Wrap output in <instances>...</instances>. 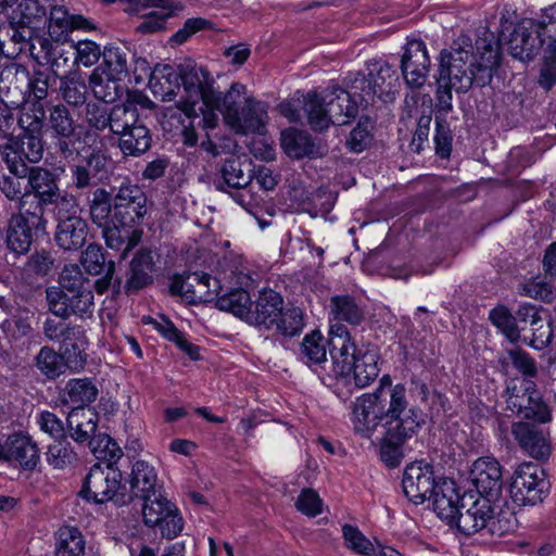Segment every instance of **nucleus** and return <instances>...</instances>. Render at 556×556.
Returning <instances> with one entry per match:
<instances>
[{
  "label": "nucleus",
  "mask_w": 556,
  "mask_h": 556,
  "mask_svg": "<svg viewBox=\"0 0 556 556\" xmlns=\"http://www.w3.org/2000/svg\"><path fill=\"white\" fill-rule=\"evenodd\" d=\"M477 54H473L471 39L460 36L448 50L440 54L439 76L453 81L454 90L467 92L473 84L479 87L489 85L501 63L502 52L498 40L493 34L476 40Z\"/></svg>",
  "instance_id": "nucleus-1"
},
{
  "label": "nucleus",
  "mask_w": 556,
  "mask_h": 556,
  "mask_svg": "<svg viewBox=\"0 0 556 556\" xmlns=\"http://www.w3.org/2000/svg\"><path fill=\"white\" fill-rule=\"evenodd\" d=\"M402 488L405 496L414 504L432 500L433 510L439 518H451L452 498L456 496V484L450 479L435 480L433 468L422 462H414L405 467Z\"/></svg>",
  "instance_id": "nucleus-2"
},
{
  "label": "nucleus",
  "mask_w": 556,
  "mask_h": 556,
  "mask_svg": "<svg viewBox=\"0 0 556 556\" xmlns=\"http://www.w3.org/2000/svg\"><path fill=\"white\" fill-rule=\"evenodd\" d=\"M395 402L401 404L395 413V415H399L397 419H404L410 412L418 410V408L408 407L406 389L401 383L395 384L391 389L388 403L382 397L381 389L357 397L352 410L354 431L363 438L369 439L379 427L386 430L388 428L387 422H389L387 417L390 415L389 412H391Z\"/></svg>",
  "instance_id": "nucleus-3"
},
{
  "label": "nucleus",
  "mask_w": 556,
  "mask_h": 556,
  "mask_svg": "<svg viewBox=\"0 0 556 556\" xmlns=\"http://www.w3.org/2000/svg\"><path fill=\"white\" fill-rule=\"evenodd\" d=\"M109 462L110 457L108 456ZM123 475L112 464H94L84 479L80 496L97 504L113 502L117 506L131 503L128 489L122 483Z\"/></svg>",
  "instance_id": "nucleus-4"
},
{
  "label": "nucleus",
  "mask_w": 556,
  "mask_h": 556,
  "mask_svg": "<svg viewBox=\"0 0 556 556\" xmlns=\"http://www.w3.org/2000/svg\"><path fill=\"white\" fill-rule=\"evenodd\" d=\"M401 404L395 402L390 415L387 417L388 428L383 430L380 439L379 455L381 462L389 468H396L404 458L403 445L407 439L416 434L418 428L425 422L420 409L410 412L404 419H397L395 413Z\"/></svg>",
  "instance_id": "nucleus-5"
},
{
  "label": "nucleus",
  "mask_w": 556,
  "mask_h": 556,
  "mask_svg": "<svg viewBox=\"0 0 556 556\" xmlns=\"http://www.w3.org/2000/svg\"><path fill=\"white\" fill-rule=\"evenodd\" d=\"M98 414L91 409L73 408L66 418L68 434L75 442H87L98 458L119 459L123 455L121 447L109 435L96 438Z\"/></svg>",
  "instance_id": "nucleus-6"
},
{
  "label": "nucleus",
  "mask_w": 556,
  "mask_h": 556,
  "mask_svg": "<svg viewBox=\"0 0 556 556\" xmlns=\"http://www.w3.org/2000/svg\"><path fill=\"white\" fill-rule=\"evenodd\" d=\"M492 498L485 496H476L475 494H458L456 490L455 498H452L451 518H441L448 525H456L457 529L465 535H471L480 530L493 525L494 510L491 505ZM491 531L494 532L493 526Z\"/></svg>",
  "instance_id": "nucleus-7"
},
{
  "label": "nucleus",
  "mask_w": 556,
  "mask_h": 556,
  "mask_svg": "<svg viewBox=\"0 0 556 556\" xmlns=\"http://www.w3.org/2000/svg\"><path fill=\"white\" fill-rule=\"evenodd\" d=\"M70 164L71 187L79 192H88L97 188L111 173V156L100 148H92L80 154Z\"/></svg>",
  "instance_id": "nucleus-8"
},
{
  "label": "nucleus",
  "mask_w": 556,
  "mask_h": 556,
  "mask_svg": "<svg viewBox=\"0 0 556 556\" xmlns=\"http://www.w3.org/2000/svg\"><path fill=\"white\" fill-rule=\"evenodd\" d=\"M46 16V10L37 0H23L9 15L8 35L15 43L29 46L37 39L42 49L50 45L49 40L39 36L40 25Z\"/></svg>",
  "instance_id": "nucleus-9"
},
{
  "label": "nucleus",
  "mask_w": 556,
  "mask_h": 556,
  "mask_svg": "<svg viewBox=\"0 0 556 556\" xmlns=\"http://www.w3.org/2000/svg\"><path fill=\"white\" fill-rule=\"evenodd\" d=\"M551 483L544 469L532 462L517 466L511 477L510 496L519 506L535 505L548 495Z\"/></svg>",
  "instance_id": "nucleus-10"
},
{
  "label": "nucleus",
  "mask_w": 556,
  "mask_h": 556,
  "mask_svg": "<svg viewBox=\"0 0 556 556\" xmlns=\"http://www.w3.org/2000/svg\"><path fill=\"white\" fill-rule=\"evenodd\" d=\"M123 116L126 123L121 124L112 137L117 139L116 147L124 156L139 157L152 147L151 130L139 121V112L134 103H128Z\"/></svg>",
  "instance_id": "nucleus-11"
},
{
  "label": "nucleus",
  "mask_w": 556,
  "mask_h": 556,
  "mask_svg": "<svg viewBox=\"0 0 556 556\" xmlns=\"http://www.w3.org/2000/svg\"><path fill=\"white\" fill-rule=\"evenodd\" d=\"M507 408L522 419H533L546 422L551 419L548 406L543 402L536 386L531 380H525L522 386H508Z\"/></svg>",
  "instance_id": "nucleus-12"
},
{
  "label": "nucleus",
  "mask_w": 556,
  "mask_h": 556,
  "mask_svg": "<svg viewBox=\"0 0 556 556\" xmlns=\"http://www.w3.org/2000/svg\"><path fill=\"white\" fill-rule=\"evenodd\" d=\"M43 152V139L11 136L2 146L1 156L10 174L25 176L30 168L27 163L40 162Z\"/></svg>",
  "instance_id": "nucleus-13"
},
{
  "label": "nucleus",
  "mask_w": 556,
  "mask_h": 556,
  "mask_svg": "<svg viewBox=\"0 0 556 556\" xmlns=\"http://www.w3.org/2000/svg\"><path fill=\"white\" fill-rule=\"evenodd\" d=\"M48 129L55 152L65 160L72 159L79 136L76 132V121L65 104L58 103L49 109Z\"/></svg>",
  "instance_id": "nucleus-14"
},
{
  "label": "nucleus",
  "mask_w": 556,
  "mask_h": 556,
  "mask_svg": "<svg viewBox=\"0 0 556 556\" xmlns=\"http://www.w3.org/2000/svg\"><path fill=\"white\" fill-rule=\"evenodd\" d=\"M147 203L148 198L138 185L124 182L114 194V219L121 226L140 225L148 213Z\"/></svg>",
  "instance_id": "nucleus-15"
},
{
  "label": "nucleus",
  "mask_w": 556,
  "mask_h": 556,
  "mask_svg": "<svg viewBox=\"0 0 556 556\" xmlns=\"http://www.w3.org/2000/svg\"><path fill=\"white\" fill-rule=\"evenodd\" d=\"M333 371L342 378H349L352 374L355 386L365 388L379 375L378 354L355 349L333 363Z\"/></svg>",
  "instance_id": "nucleus-16"
},
{
  "label": "nucleus",
  "mask_w": 556,
  "mask_h": 556,
  "mask_svg": "<svg viewBox=\"0 0 556 556\" xmlns=\"http://www.w3.org/2000/svg\"><path fill=\"white\" fill-rule=\"evenodd\" d=\"M180 86L188 96V100L179 103V109L188 117L200 116L197 114V105L200 101L205 103L210 93L214 88V78L211 73L203 66L184 67L179 71Z\"/></svg>",
  "instance_id": "nucleus-17"
},
{
  "label": "nucleus",
  "mask_w": 556,
  "mask_h": 556,
  "mask_svg": "<svg viewBox=\"0 0 556 556\" xmlns=\"http://www.w3.org/2000/svg\"><path fill=\"white\" fill-rule=\"evenodd\" d=\"M81 264L89 275L101 276L94 283L96 291L103 294L112 290L113 294L122 293V277L115 275V263L106 261L103 248L89 244L81 254Z\"/></svg>",
  "instance_id": "nucleus-18"
},
{
  "label": "nucleus",
  "mask_w": 556,
  "mask_h": 556,
  "mask_svg": "<svg viewBox=\"0 0 556 556\" xmlns=\"http://www.w3.org/2000/svg\"><path fill=\"white\" fill-rule=\"evenodd\" d=\"M218 289L219 280L205 273L176 275L169 286L172 295L181 296L190 304L212 301Z\"/></svg>",
  "instance_id": "nucleus-19"
},
{
  "label": "nucleus",
  "mask_w": 556,
  "mask_h": 556,
  "mask_svg": "<svg viewBox=\"0 0 556 556\" xmlns=\"http://www.w3.org/2000/svg\"><path fill=\"white\" fill-rule=\"evenodd\" d=\"M400 68L405 84L412 89L421 88L430 71V56L420 39H408L401 58Z\"/></svg>",
  "instance_id": "nucleus-20"
},
{
  "label": "nucleus",
  "mask_w": 556,
  "mask_h": 556,
  "mask_svg": "<svg viewBox=\"0 0 556 556\" xmlns=\"http://www.w3.org/2000/svg\"><path fill=\"white\" fill-rule=\"evenodd\" d=\"M46 300L49 311L63 319L72 315L84 317L90 315L93 306V293L86 292L80 295L68 292L59 287H49L46 290Z\"/></svg>",
  "instance_id": "nucleus-21"
},
{
  "label": "nucleus",
  "mask_w": 556,
  "mask_h": 556,
  "mask_svg": "<svg viewBox=\"0 0 556 556\" xmlns=\"http://www.w3.org/2000/svg\"><path fill=\"white\" fill-rule=\"evenodd\" d=\"M0 460L17 464L22 469L31 471L40 462V451L28 433L16 431L1 443Z\"/></svg>",
  "instance_id": "nucleus-22"
},
{
  "label": "nucleus",
  "mask_w": 556,
  "mask_h": 556,
  "mask_svg": "<svg viewBox=\"0 0 556 556\" xmlns=\"http://www.w3.org/2000/svg\"><path fill=\"white\" fill-rule=\"evenodd\" d=\"M470 480L481 496L492 500L502 493L503 472L500 462L492 456L479 457L470 469Z\"/></svg>",
  "instance_id": "nucleus-23"
},
{
  "label": "nucleus",
  "mask_w": 556,
  "mask_h": 556,
  "mask_svg": "<svg viewBox=\"0 0 556 556\" xmlns=\"http://www.w3.org/2000/svg\"><path fill=\"white\" fill-rule=\"evenodd\" d=\"M155 263L152 251L139 249L129 262L125 282L122 281V291L127 295L135 294L152 285L154 281Z\"/></svg>",
  "instance_id": "nucleus-24"
},
{
  "label": "nucleus",
  "mask_w": 556,
  "mask_h": 556,
  "mask_svg": "<svg viewBox=\"0 0 556 556\" xmlns=\"http://www.w3.org/2000/svg\"><path fill=\"white\" fill-rule=\"evenodd\" d=\"M283 298L271 289H263L250 307L247 323L265 330H273L277 317L281 315Z\"/></svg>",
  "instance_id": "nucleus-25"
},
{
  "label": "nucleus",
  "mask_w": 556,
  "mask_h": 556,
  "mask_svg": "<svg viewBox=\"0 0 556 556\" xmlns=\"http://www.w3.org/2000/svg\"><path fill=\"white\" fill-rule=\"evenodd\" d=\"M127 108L128 103H119L109 108L98 102H88L85 105L84 121L96 132L109 131L112 136L121 124L126 123L123 110H127Z\"/></svg>",
  "instance_id": "nucleus-26"
},
{
  "label": "nucleus",
  "mask_w": 556,
  "mask_h": 556,
  "mask_svg": "<svg viewBox=\"0 0 556 556\" xmlns=\"http://www.w3.org/2000/svg\"><path fill=\"white\" fill-rule=\"evenodd\" d=\"M267 118L268 104L253 97H247L244 98V105L238 111V114H232L230 127L240 135L262 134Z\"/></svg>",
  "instance_id": "nucleus-27"
},
{
  "label": "nucleus",
  "mask_w": 556,
  "mask_h": 556,
  "mask_svg": "<svg viewBox=\"0 0 556 556\" xmlns=\"http://www.w3.org/2000/svg\"><path fill=\"white\" fill-rule=\"evenodd\" d=\"M324 101L327 105V125H345L355 118L358 113L357 103L354 102L345 89L333 86L324 91Z\"/></svg>",
  "instance_id": "nucleus-28"
},
{
  "label": "nucleus",
  "mask_w": 556,
  "mask_h": 556,
  "mask_svg": "<svg viewBox=\"0 0 556 556\" xmlns=\"http://www.w3.org/2000/svg\"><path fill=\"white\" fill-rule=\"evenodd\" d=\"M94 30L96 25L80 14H70L63 5H53L50 10L48 33L52 40L64 41L73 30Z\"/></svg>",
  "instance_id": "nucleus-29"
},
{
  "label": "nucleus",
  "mask_w": 556,
  "mask_h": 556,
  "mask_svg": "<svg viewBox=\"0 0 556 556\" xmlns=\"http://www.w3.org/2000/svg\"><path fill=\"white\" fill-rule=\"evenodd\" d=\"M513 435L520 447L535 459H547L552 453L546 434L538 426L528 422L513 425Z\"/></svg>",
  "instance_id": "nucleus-30"
},
{
  "label": "nucleus",
  "mask_w": 556,
  "mask_h": 556,
  "mask_svg": "<svg viewBox=\"0 0 556 556\" xmlns=\"http://www.w3.org/2000/svg\"><path fill=\"white\" fill-rule=\"evenodd\" d=\"M128 490L134 498L149 500L157 493V475L152 465L146 460H136L132 464Z\"/></svg>",
  "instance_id": "nucleus-31"
},
{
  "label": "nucleus",
  "mask_w": 556,
  "mask_h": 556,
  "mask_svg": "<svg viewBox=\"0 0 556 556\" xmlns=\"http://www.w3.org/2000/svg\"><path fill=\"white\" fill-rule=\"evenodd\" d=\"M528 23L521 22L513 26V30L506 41L510 55L521 61L532 60L541 48L540 40L533 37L534 29Z\"/></svg>",
  "instance_id": "nucleus-32"
},
{
  "label": "nucleus",
  "mask_w": 556,
  "mask_h": 556,
  "mask_svg": "<svg viewBox=\"0 0 556 556\" xmlns=\"http://www.w3.org/2000/svg\"><path fill=\"white\" fill-rule=\"evenodd\" d=\"M149 88L161 101H172L180 89V74L172 65L157 64L150 75Z\"/></svg>",
  "instance_id": "nucleus-33"
},
{
  "label": "nucleus",
  "mask_w": 556,
  "mask_h": 556,
  "mask_svg": "<svg viewBox=\"0 0 556 556\" xmlns=\"http://www.w3.org/2000/svg\"><path fill=\"white\" fill-rule=\"evenodd\" d=\"M250 164H244L239 157L226 159L220 166V178L214 181L216 189L227 191L228 189H244L252 181Z\"/></svg>",
  "instance_id": "nucleus-34"
},
{
  "label": "nucleus",
  "mask_w": 556,
  "mask_h": 556,
  "mask_svg": "<svg viewBox=\"0 0 556 556\" xmlns=\"http://www.w3.org/2000/svg\"><path fill=\"white\" fill-rule=\"evenodd\" d=\"M40 230L45 229L29 225L22 216H11L5 235L8 249L17 255L26 254L34 242V232Z\"/></svg>",
  "instance_id": "nucleus-35"
},
{
  "label": "nucleus",
  "mask_w": 556,
  "mask_h": 556,
  "mask_svg": "<svg viewBox=\"0 0 556 556\" xmlns=\"http://www.w3.org/2000/svg\"><path fill=\"white\" fill-rule=\"evenodd\" d=\"M99 390L89 378L70 379L60 392L63 404L73 405V408L85 409L98 397Z\"/></svg>",
  "instance_id": "nucleus-36"
},
{
  "label": "nucleus",
  "mask_w": 556,
  "mask_h": 556,
  "mask_svg": "<svg viewBox=\"0 0 556 556\" xmlns=\"http://www.w3.org/2000/svg\"><path fill=\"white\" fill-rule=\"evenodd\" d=\"M27 186L31 194L43 203H49L61 191L58 175L48 168L33 166L27 173Z\"/></svg>",
  "instance_id": "nucleus-37"
},
{
  "label": "nucleus",
  "mask_w": 556,
  "mask_h": 556,
  "mask_svg": "<svg viewBox=\"0 0 556 556\" xmlns=\"http://www.w3.org/2000/svg\"><path fill=\"white\" fill-rule=\"evenodd\" d=\"M247 88L240 83L231 84L226 93H222L213 88L204 105L205 109L218 110L223 113L225 122L230 126L232 123V114H238V103L245 94Z\"/></svg>",
  "instance_id": "nucleus-38"
},
{
  "label": "nucleus",
  "mask_w": 556,
  "mask_h": 556,
  "mask_svg": "<svg viewBox=\"0 0 556 556\" xmlns=\"http://www.w3.org/2000/svg\"><path fill=\"white\" fill-rule=\"evenodd\" d=\"M88 224L83 217H74L58 224L54 240L65 251L81 249L87 239Z\"/></svg>",
  "instance_id": "nucleus-39"
},
{
  "label": "nucleus",
  "mask_w": 556,
  "mask_h": 556,
  "mask_svg": "<svg viewBox=\"0 0 556 556\" xmlns=\"http://www.w3.org/2000/svg\"><path fill=\"white\" fill-rule=\"evenodd\" d=\"M102 236L105 240L108 248L116 251H122V257L139 244L142 237V230L134 227L122 226L117 227L114 222L106 226H101Z\"/></svg>",
  "instance_id": "nucleus-40"
},
{
  "label": "nucleus",
  "mask_w": 556,
  "mask_h": 556,
  "mask_svg": "<svg viewBox=\"0 0 556 556\" xmlns=\"http://www.w3.org/2000/svg\"><path fill=\"white\" fill-rule=\"evenodd\" d=\"M329 316L332 320L358 326L365 319V312L353 295L337 294L330 298Z\"/></svg>",
  "instance_id": "nucleus-41"
},
{
  "label": "nucleus",
  "mask_w": 556,
  "mask_h": 556,
  "mask_svg": "<svg viewBox=\"0 0 556 556\" xmlns=\"http://www.w3.org/2000/svg\"><path fill=\"white\" fill-rule=\"evenodd\" d=\"M280 140L285 152L291 157H315L318 155L312 136L307 131L289 128L281 132Z\"/></svg>",
  "instance_id": "nucleus-42"
},
{
  "label": "nucleus",
  "mask_w": 556,
  "mask_h": 556,
  "mask_svg": "<svg viewBox=\"0 0 556 556\" xmlns=\"http://www.w3.org/2000/svg\"><path fill=\"white\" fill-rule=\"evenodd\" d=\"M58 90L61 99L68 106L79 109L88 103V85L77 73L60 76Z\"/></svg>",
  "instance_id": "nucleus-43"
},
{
  "label": "nucleus",
  "mask_w": 556,
  "mask_h": 556,
  "mask_svg": "<svg viewBox=\"0 0 556 556\" xmlns=\"http://www.w3.org/2000/svg\"><path fill=\"white\" fill-rule=\"evenodd\" d=\"M90 220L98 227L114 222V195L104 188H96L88 200Z\"/></svg>",
  "instance_id": "nucleus-44"
},
{
  "label": "nucleus",
  "mask_w": 556,
  "mask_h": 556,
  "mask_svg": "<svg viewBox=\"0 0 556 556\" xmlns=\"http://www.w3.org/2000/svg\"><path fill=\"white\" fill-rule=\"evenodd\" d=\"M86 540L76 527L64 526L55 533L54 556H85Z\"/></svg>",
  "instance_id": "nucleus-45"
},
{
  "label": "nucleus",
  "mask_w": 556,
  "mask_h": 556,
  "mask_svg": "<svg viewBox=\"0 0 556 556\" xmlns=\"http://www.w3.org/2000/svg\"><path fill=\"white\" fill-rule=\"evenodd\" d=\"M366 65L376 98H381L382 94L388 93L399 80L396 70L393 65L384 61H369Z\"/></svg>",
  "instance_id": "nucleus-46"
},
{
  "label": "nucleus",
  "mask_w": 556,
  "mask_h": 556,
  "mask_svg": "<svg viewBox=\"0 0 556 556\" xmlns=\"http://www.w3.org/2000/svg\"><path fill=\"white\" fill-rule=\"evenodd\" d=\"M344 83L346 92L357 103V106L363 104L367 106L375 101L376 93L369 74L365 75L361 72L350 73L344 78Z\"/></svg>",
  "instance_id": "nucleus-47"
},
{
  "label": "nucleus",
  "mask_w": 556,
  "mask_h": 556,
  "mask_svg": "<svg viewBox=\"0 0 556 556\" xmlns=\"http://www.w3.org/2000/svg\"><path fill=\"white\" fill-rule=\"evenodd\" d=\"M252 301L244 289H233L216 299V307L247 321Z\"/></svg>",
  "instance_id": "nucleus-48"
},
{
  "label": "nucleus",
  "mask_w": 556,
  "mask_h": 556,
  "mask_svg": "<svg viewBox=\"0 0 556 556\" xmlns=\"http://www.w3.org/2000/svg\"><path fill=\"white\" fill-rule=\"evenodd\" d=\"M303 111L306 115L307 123L313 130L323 131L328 128V113L324 96H320L316 91H309L303 97Z\"/></svg>",
  "instance_id": "nucleus-49"
},
{
  "label": "nucleus",
  "mask_w": 556,
  "mask_h": 556,
  "mask_svg": "<svg viewBox=\"0 0 556 556\" xmlns=\"http://www.w3.org/2000/svg\"><path fill=\"white\" fill-rule=\"evenodd\" d=\"M122 80L123 79L112 77V75H108V77L104 78L98 73V70H94L89 76V86L97 99L110 103L114 102L123 94Z\"/></svg>",
  "instance_id": "nucleus-50"
},
{
  "label": "nucleus",
  "mask_w": 556,
  "mask_h": 556,
  "mask_svg": "<svg viewBox=\"0 0 556 556\" xmlns=\"http://www.w3.org/2000/svg\"><path fill=\"white\" fill-rule=\"evenodd\" d=\"M305 326V318L303 311L300 307L291 306L281 308V315L277 317L275 327L278 333L283 337H295L299 336Z\"/></svg>",
  "instance_id": "nucleus-51"
},
{
  "label": "nucleus",
  "mask_w": 556,
  "mask_h": 556,
  "mask_svg": "<svg viewBox=\"0 0 556 556\" xmlns=\"http://www.w3.org/2000/svg\"><path fill=\"white\" fill-rule=\"evenodd\" d=\"M356 346L351 341V336L348 328L342 321H337L330 326L329 329V353L332 363L345 356L352 351H355Z\"/></svg>",
  "instance_id": "nucleus-52"
},
{
  "label": "nucleus",
  "mask_w": 556,
  "mask_h": 556,
  "mask_svg": "<svg viewBox=\"0 0 556 556\" xmlns=\"http://www.w3.org/2000/svg\"><path fill=\"white\" fill-rule=\"evenodd\" d=\"M17 201L20 212L13 216H22L29 225L45 229L47 224L45 219V206H48V203L41 202L39 198L28 191Z\"/></svg>",
  "instance_id": "nucleus-53"
},
{
  "label": "nucleus",
  "mask_w": 556,
  "mask_h": 556,
  "mask_svg": "<svg viewBox=\"0 0 556 556\" xmlns=\"http://www.w3.org/2000/svg\"><path fill=\"white\" fill-rule=\"evenodd\" d=\"M528 24L533 27L541 47L546 40H549L546 52L556 53V9L545 10L539 22L529 21Z\"/></svg>",
  "instance_id": "nucleus-54"
},
{
  "label": "nucleus",
  "mask_w": 556,
  "mask_h": 556,
  "mask_svg": "<svg viewBox=\"0 0 556 556\" xmlns=\"http://www.w3.org/2000/svg\"><path fill=\"white\" fill-rule=\"evenodd\" d=\"M36 366L48 379H55L65 370L64 357L50 346L40 349L36 356Z\"/></svg>",
  "instance_id": "nucleus-55"
},
{
  "label": "nucleus",
  "mask_w": 556,
  "mask_h": 556,
  "mask_svg": "<svg viewBox=\"0 0 556 556\" xmlns=\"http://www.w3.org/2000/svg\"><path fill=\"white\" fill-rule=\"evenodd\" d=\"M302 359L307 364H320L327 358L326 343L318 330L306 334L301 344Z\"/></svg>",
  "instance_id": "nucleus-56"
},
{
  "label": "nucleus",
  "mask_w": 556,
  "mask_h": 556,
  "mask_svg": "<svg viewBox=\"0 0 556 556\" xmlns=\"http://www.w3.org/2000/svg\"><path fill=\"white\" fill-rule=\"evenodd\" d=\"M103 64L108 70V75L117 79H123L130 74V66L127 61V52L118 47H105L102 51Z\"/></svg>",
  "instance_id": "nucleus-57"
},
{
  "label": "nucleus",
  "mask_w": 556,
  "mask_h": 556,
  "mask_svg": "<svg viewBox=\"0 0 556 556\" xmlns=\"http://www.w3.org/2000/svg\"><path fill=\"white\" fill-rule=\"evenodd\" d=\"M489 319L510 342H517L520 339L516 317L507 307L503 305L494 307L489 314Z\"/></svg>",
  "instance_id": "nucleus-58"
},
{
  "label": "nucleus",
  "mask_w": 556,
  "mask_h": 556,
  "mask_svg": "<svg viewBox=\"0 0 556 556\" xmlns=\"http://www.w3.org/2000/svg\"><path fill=\"white\" fill-rule=\"evenodd\" d=\"M49 205H53V213L58 224L71 220L74 217H80L78 214L79 205L76 195L66 190H61L59 194L48 203V206Z\"/></svg>",
  "instance_id": "nucleus-59"
},
{
  "label": "nucleus",
  "mask_w": 556,
  "mask_h": 556,
  "mask_svg": "<svg viewBox=\"0 0 556 556\" xmlns=\"http://www.w3.org/2000/svg\"><path fill=\"white\" fill-rule=\"evenodd\" d=\"M157 527L163 538L174 539L184 529V520L175 504L167 506L160 513L156 523L152 528Z\"/></svg>",
  "instance_id": "nucleus-60"
},
{
  "label": "nucleus",
  "mask_w": 556,
  "mask_h": 556,
  "mask_svg": "<svg viewBox=\"0 0 556 556\" xmlns=\"http://www.w3.org/2000/svg\"><path fill=\"white\" fill-rule=\"evenodd\" d=\"M51 45L47 46L45 50L50 54L49 63L52 73L60 79V76L73 74L72 68L77 65L73 47L70 49H54L50 51Z\"/></svg>",
  "instance_id": "nucleus-61"
},
{
  "label": "nucleus",
  "mask_w": 556,
  "mask_h": 556,
  "mask_svg": "<svg viewBox=\"0 0 556 556\" xmlns=\"http://www.w3.org/2000/svg\"><path fill=\"white\" fill-rule=\"evenodd\" d=\"M76 460V453L65 439L55 440L47 451V462L56 469H63Z\"/></svg>",
  "instance_id": "nucleus-62"
},
{
  "label": "nucleus",
  "mask_w": 556,
  "mask_h": 556,
  "mask_svg": "<svg viewBox=\"0 0 556 556\" xmlns=\"http://www.w3.org/2000/svg\"><path fill=\"white\" fill-rule=\"evenodd\" d=\"M60 287L68 292L80 293L92 292L89 288V280L84 276L77 265L65 266L60 275Z\"/></svg>",
  "instance_id": "nucleus-63"
},
{
  "label": "nucleus",
  "mask_w": 556,
  "mask_h": 556,
  "mask_svg": "<svg viewBox=\"0 0 556 556\" xmlns=\"http://www.w3.org/2000/svg\"><path fill=\"white\" fill-rule=\"evenodd\" d=\"M178 7L170 0H140L137 12L150 18H162L168 21L172 18Z\"/></svg>",
  "instance_id": "nucleus-64"
}]
</instances>
